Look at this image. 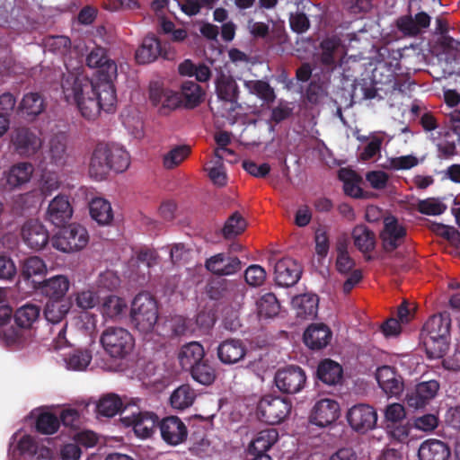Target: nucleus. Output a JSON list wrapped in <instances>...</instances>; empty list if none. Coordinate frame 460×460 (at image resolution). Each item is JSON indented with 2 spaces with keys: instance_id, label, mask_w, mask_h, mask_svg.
Returning <instances> with one entry per match:
<instances>
[{
  "instance_id": "f257e3e1",
  "label": "nucleus",
  "mask_w": 460,
  "mask_h": 460,
  "mask_svg": "<svg viewBox=\"0 0 460 460\" xmlns=\"http://www.w3.org/2000/svg\"><path fill=\"white\" fill-rule=\"evenodd\" d=\"M130 164V155L121 146L115 143H98L89 164V175L95 181H102L110 171L125 172Z\"/></svg>"
},
{
  "instance_id": "f03ea898",
  "label": "nucleus",
  "mask_w": 460,
  "mask_h": 460,
  "mask_svg": "<svg viewBox=\"0 0 460 460\" xmlns=\"http://www.w3.org/2000/svg\"><path fill=\"white\" fill-rule=\"evenodd\" d=\"M116 102L114 84L94 83V90H91L89 94L83 95L74 104H76L84 119L94 120L99 117L101 111L106 112L114 111Z\"/></svg>"
},
{
  "instance_id": "7ed1b4c3",
  "label": "nucleus",
  "mask_w": 460,
  "mask_h": 460,
  "mask_svg": "<svg viewBox=\"0 0 460 460\" xmlns=\"http://www.w3.org/2000/svg\"><path fill=\"white\" fill-rule=\"evenodd\" d=\"M41 308L32 303H26L13 314L14 324L4 332V340L8 346L21 347L32 336L33 325L40 316Z\"/></svg>"
},
{
  "instance_id": "20e7f679",
  "label": "nucleus",
  "mask_w": 460,
  "mask_h": 460,
  "mask_svg": "<svg viewBox=\"0 0 460 460\" xmlns=\"http://www.w3.org/2000/svg\"><path fill=\"white\" fill-rule=\"evenodd\" d=\"M157 302L149 293L137 294L131 304L130 319L134 326L141 332H150L158 320Z\"/></svg>"
},
{
  "instance_id": "39448f33",
  "label": "nucleus",
  "mask_w": 460,
  "mask_h": 460,
  "mask_svg": "<svg viewBox=\"0 0 460 460\" xmlns=\"http://www.w3.org/2000/svg\"><path fill=\"white\" fill-rule=\"evenodd\" d=\"M100 341L104 350L114 358H124L132 351L135 341L128 331L109 327L102 333Z\"/></svg>"
},
{
  "instance_id": "423d86ee",
  "label": "nucleus",
  "mask_w": 460,
  "mask_h": 460,
  "mask_svg": "<svg viewBox=\"0 0 460 460\" xmlns=\"http://www.w3.org/2000/svg\"><path fill=\"white\" fill-rule=\"evenodd\" d=\"M292 403L289 399L277 395H264L257 405L259 419L270 425L281 423L289 415Z\"/></svg>"
},
{
  "instance_id": "0eeeda50",
  "label": "nucleus",
  "mask_w": 460,
  "mask_h": 460,
  "mask_svg": "<svg viewBox=\"0 0 460 460\" xmlns=\"http://www.w3.org/2000/svg\"><path fill=\"white\" fill-rule=\"evenodd\" d=\"M89 242L87 230L77 224L61 229L53 238L52 245L62 252H75L84 249Z\"/></svg>"
},
{
  "instance_id": "6e6552de",
  "label": "nucleus",
  "mask_w": 460,
  "mask_h": 460,
  "mask_svg": "<svg viewBox=\"0 0 460 460\" xmlns=\"http://www.w3.org/2000/svg\"><path fill=\"white\" fill-rule=\"evenodd\" d=\"M85 62L90 68L96 69L94 83L113 84L118 75L117 64L108 57L106 49L94 47L87 54Z\"/></svg>"
},
{
  "instance_id": "1a4fd4ad",
  "label": "nucleus",
  "mask_w": 460,
  "mask_h": 460,
  "mask_svg": "<svg viewBox=\"0 0 460 460\" xmlns=\"http://www.w3.org/2000/svg\"><path fill=\"white\" fill-rule=\"evenodd\" d=\"M61 88L64 98L67 103L74 104L84 94H89L94 90V82L79 73L69 71L63 73Z\"/></svg>"
},
{
  "instance_id": "9d476101",
  "label": "nucleus",
  "mask_w": 460,
  "mask_h": 460,
  "mask_svg": "<svg viewBox=\"0 0 460 460\" xmlns=\"http://www.w3.org/2000/svg\"><path fill=\"white\" fill-rule=\"evenodd\" d=\"M274 382L281 393L295 394L305 385V372L298 366H288L276 372Z\"/></svg>"
},
{
  "instance_id": "9b49d317",
  "label": "nucleus",
  "mask_w": 460,
  "mask_h": 460,
  "mask_svg": "<svg viewBox=\"0 0 460 460\" xmlns=\"http://www.w3.org/2000/svg\"><path fill=\"white\" fill-rule=\"evenodd\" d=\"M439 388L440 384L435 379L421 381L407 393L405 403L411 410L424 409L436 398Z\"/></svg>"
},
{
  "instance_id": "f8f14e48",
  "label": "nucleus",
  "mask_w": 460,
  "mask_h": 460,
  "mask_svg": "<svg viewBox=\"0 0 460 460\" xmlns=\"http://www.w3.org/2000/svg\"><path fill=\"white\" fill-rule=\"evenodd\" d=\"M14 152L20 156L31 157L36 155L42 146L41 138L28 128H18L11 137Z\"/></svg>"
},
{
  "instance_id": "ddd939ff",
  "label": "nucleus",
  "mask_w": 460,
  "mask_h": 460,
  "mask_svg": "<svg viewBox=\"0 0 460 460\" xmlns=\"http://www.w3.org/2000/svg\"><path fill=\"white\" fill-rule=\"evenodd\" d=\"M349 426L356 431L365 433L376 427V411L370 405L358 403L352 406L347 412Z\"/></svg>"
},
{
  "instance_id": "4468645a",
  "label": "nucleus",
  "mask_w": 460,
  "mask_h": 460,
  "mask_svg": "<svg viewBox=\"0 0 460 460\" xmlns=\"http://www.w3.org/2000/svg\"><path fill=\"white\" fill-rule=\"evenodd\" d=\"M407 230L394 216L384 219V227L380 233L383 249L386 252H392L401 246L406 238Z\"/></svg>"
},
{
  "instance_id": "2eb2a0df",
  "label": "nucleus",
  "mask_w": 460,
  "mask_h": 460,
  "mask_svg": "<svg viewBox=\"0 0 460 460\" xmlns=\"http://www.w3.org/2000/svg\"><path fill=\"white\" fill-rule=\"evenodd\" d=\"M340 417V404L333 399L324 398L317 401L311 410L309 420L318 427H327Z\"/></svg>"
},
{
  "instance_id": "dca6fc26",
  "label": "nucleus",
  "mask_w": 460,
  "mask_h": 460,
  "mask_svg": "<svg viewBox=\"0 0 460 460\" xmlns=\"http://www.w3.org/2000/svg\"><path fill=\"white\" fill-rule=\"evenodd\" d=\"M127 426H132L136 435L142 438H147L155 432L159 424L158 416L150 411L132 412L122 417Z\"/></svg>"
},
{
  "instance_id": "f3484780",
  "label": "nucleus",
  "mask_w": 460,
  "mask_h": 460,
  "mask_svg": "<svg viewBox=\"0 0 460 460\" xmlns=\"http://www.w3.org/2000/svg\"><path fill=\"white\" fill-rule=\"evenodd\" d=\"M21 234L24 243L34 251L42 250L49 242V231L38 220H27L22 227Z\"/></svg>"
},
{
  "instance_id": "a211bd4d",
  "label": "nucleus",
  "mask_w": 460,
  "mask_h": 460,
  "mask_svg": "<svg viewBox=\"0 0 460 460\" xmlns=\"http://www.w3.org/2000/svg\"><path fill=\"white\" fill-rule=\"evenodd\" d=\"M248 349L245 343L235 338L221 341L217 348V356L224 365H234L244 359Z\"/></svg>"
},
{
  "instance_id": "6ab92c4d",
  "label": "nucleus",
  "mask_w": 460,
  "mask_h": 460,
  "mask_svg": "<svg viewBox=\"0 0 460 460\" xmlns=\"http://www.w3.org/2000/svg\"><path fill=\"white\" fill-rule=\"evenodd\" d=\"M275 281L280 287H292L298 282L302 274L300 264L289 257L279 260L274 267Z\"/></svg>"
},
{
  "instance_id": "aec40b11",
  "label": "nucleus",
  "mask_w": 460,
  "mask_h": 460,
  "mask_svg": "<svg viewBox=\"0 0 460 460\" xmlns=\"http://www.w3.org/2000/svg\"><path fill=\"white\" fill-rule=\"evenodd\" d=\"M159 57L169 58V53L165 46L154 35L144 38L142 44L135 54L138 64L146 65L155 61Z\"/></svg>"
},
{
  "instance_id": "412c9836",
  "label": "nucleus",
  "mask_w": 460,
  "mask_h": 460,
  "mask_svg": "<svg viewBox=\"0 0 460 460\" xmlns=\"http://www.w3.org/2000/svg\"><path fill=\"white\" fill-rule=\"evenodd\" d=\"M159 428L162 438L168 445L177 446L187 438V428L181 419L176 416L164 418L159 423Z\"/></svg>"
},
{
  "instance_id": "4be33fe9",
  "label": "nucleus",
  "mask_w": 460,
  "mask_h": 460,
  "mask_svg": "<svg viewBox=\"0 0 460 460\" xmlns=\"http://www.w3.org/2000/svg\"><path fill=\"white\" fill-rule=\"evenodd\" d=\"M73 208L66 195L56 196L49 204L46 218L52 225L60 227L72 217Z\"/></svg>"
},
{
  "instance_id": "5701e85b",
  "label": "nucleus",
  "mask_w": 460,
  "mask_h": 460,
  "mask_svg": "<svg viewBox=\"0 0 460 460\" xmlns=\"http://www.w3.org/2000/svg\"><path fill=\"white\" fill-rule=\"evenodd\" d=\"M241 261L237 257L224 252L208 258L205 263L208 271L218 276L233 275L241 270Z\"/></svg>"
},
{
  "instance_id": "b1692460",
  "label": "nucleus",
  "mask_w": 460,
  "mask_h": 460,
  "mask_svg": "<svg viewBox=\"0 0 460 460\" xmlns=\"http://www.w3.org/2000/svg\"><path fill=\"white\" fill-rule=\"evenodd\" d=\"M34 287L40 289V292L49 299H65L68 291L70 282L65 275H56L41 282H35Z\"/></svg>"
},
{
  "instance_id": "393cba45",
  "label": "nucleus",
  "mask_w": 460,
  "mask_h": 460,
  "mask_svg": "<svg viewBox=\"0 0 460 460\" xmlns=\"http://www.w3.org/2000/svg\"><path fill=\"white\" fill-rule=\"evenodd\" d=\"M332 332L324 323H313L304 332L305 344L311 349L325 348L331 341Z\"/></svg>"
},
{
  "instance_id": "a878e982",
  "label": "nucleus",
  "mask_w": 460,
  "mask_h": 460,
  "mask_svg": "<svg viewBox=\"0 0 460 460\" xmlns=\"http://www.w3.org/2000/svg\"><path fill=\"white\" fill-rule=\"evenodd\" d=\"M451 316L447 311L433 314L424 323L421 335L450 338Z\"/></svg>"
},
{
  "instance_id": "bb28decb",
  "label": "nucleus",
  "mask_w": 460,
  "mask_h": 460,
  "mask_svg": "<svg viewBox=\"0 0 460 460\" xmlns=\"http://www.w3.org/2000/svg\"><path fill=\"white\" fill-rule=\"evenodd\" d=\"M450 455L451 450L448 445L435 438L423 441L418 450L420 460H447Z\"/></svg>"
},
{
  "instance_id": "cd10ccee",
  "label": "nucleus",
  "mask_w": 460,
  "mask_h": 460,
  "mask_svg": "<svg viewBox=\"0 0 460 460\" xmlns=\"http://www.w3.org/2000/svg\"><path fill=\"white\" fill-rule=\"evenodd\" d=\"M215 84L217 97L220 100L233 104L237 103L239 99V88L233 76L220 71L217 75Z\"/></svg>"
},
{
  "instance_id": "c85d7f7f",
  "label": "nucleus",
  "mask_w": 460,
  "mask_h": 460,
  "mask_svg": "<svg viewBox=\"0 0 460 460\" xmlns=\"http://www.w3.org/2000/svg\"><path fill=\"white\" fill-rule=\"evenodd\" d=\"M153 252L150 251H141L136 258L129 261L130 268L129 278L135 281L143 283L149 276V270L152 265Z\"/></svg>"
},
{
  "instance_id": "c756f323",
  "label": "nucleus",
  "mask_w": 460,
  "mask_h": 460,
  "mask_svg": "<svg viewBox=\"0 0 460 460\" xmlns=\"http://www.w3.org/2000/svg\"><path fill=\"white\" fill-rule=\"evenodd\" d=\"M319 298L314 294H303L292 299L296 314L301 319H312L317 315Z\"/></svg>"
},
{
  "instance_id": "7c9ffc66",
  "label": "nucleus",
  "mask_w": 460,
  "mask_h": 460,
  "mask_svg": "<svg viewBox=\"0 0 460 460\" xmlns=\"http://www.w3.org/2000/svg\"><path fill=\"white\" fill-rule=\"evenodd\" d=\"M376 378L380 388L390 396H396L402 390V384L396 378L395 372L389 366L378 367Z\"/></svg>"
},
{
  "instance_id": "2f4dec72",
  "label": "nucleus",
  "mask_w": 460,
  "mask_h": 460,
  "mask_svg": "<svg viewBox=\"0 0 460 460\" xmlns=\"http://www.w3.org/2000/svg\"><path fill=\"white\" fill-rule=\"evenodd\" d=\"M46 102L44 97L39 93H28L23 95L18 105V112L29 119H34L44 111Z\"/></svg>"
},
{
  "instance_id": "473e14b6",
  "label": "nucleus",
  "mask_w": 460,
  "mask_h": 460,
  "mask_svg": "<svg viewBox=\"0 0 460 460\" xmlns=\"http://www.w3.org/2000/svg\"><path fill=\"white\" fill-rule=\"evenodd\" d=\"M342 374L341 366L330 358L322 360L316 371L317 378L328 385L338 384L342 378Z\"/></svg>"
},
{
  "instance_id": "72a5a7b5",
  "label": "nucleus",
  "mask_w": 460,
  "mask_h": 460,
  "mask_svg": "<svg viewBox=\"0 0 460 460\" xmlns=\"http://www.w3.org/2000/svg\"><path fill=\"white\" fill-rule=\"evenodd\" d=\"M279 433L275 429H267L260 431L249 446L250 454L267 455L272 446L278 441Z\"/></svg>"
},
{
  "instance_id": "f704fd0d",
  "label": "nucleus",
  "mask_w": 460,
  "mask_h": 460,
  "mask_svg": "<svg viewBox=\"0 0 460 460\" xmlns=\"http://www.w3.org/2000/svg\"><path fill=\"white\" fill-rule=\"evenodd\" d=\"M341 44V40L336 35L326 37L321 41L319 60L323 66L332 70L334 69L336 66L335 52L339 49Z\"/></svg>"
},
{
  "instance_id": "c9c22d12",
  "label": "nucleus",
  "mask_w": 460,
  "mask_h": 460,
  "mask_svg": "<svg viewBox=\"0 0 460 460\" xmlns=\"http://www.w3.org/2000/svg\"><path fill=\"white\" fill-rule=\"evenodd\" d=\"M180 101L188 109L199 106L204 98V91L200 85L194 81H186L181 86Z\"/></svg>"
},
{
  "instance_id": "e433bc0d",
  "label": "nucleus",
  "mask_w": 460,
  "mask_h": 460,
  "mask_svg": "<svg viewBox=\"0 0 460 460\" xmlns=\"http://www.w3.org/2000/svg\"><path fill=\"white\" fill-rule=\"evenodd\" d=\"M205 351L203 346L197 342H190L181 349L179 353L180 364L184 369H190L194 365L203 360Z\"/></svg>"
},
{
  "instance_id": "4c0bfd02",
  "label": "nucleus",
  "mask_w": 460,
  "mask_h": 460,
  "mask_svg": "<svg viewBox=\"0 0 460 460\" xmlns=\"http://www.w3.org/2000/svg\"><path fill=\"white\" fill-rule=\"evenodd\" d=\"M421 336L428 358L438 359L445 356L449 347V338L433 337L431 335Z\"/></svg>"
},
{
  "instance_id": "58836bf2",
  "label": "nucleus",
  "mask_w": 460,
  "mask_h": 460,
  "mask_svg": "<svg viewBox=\"0 0 460 460\" xmlns=\"http://www.w3.org/2000/svg\"><path fill=\"white\" fill-rule=\"evenodd\" d=\"M355 246L363 253L372 252L376 246V234L364 225L356 226L352 231Z\"/></svg>"
},
{
  "instance_id": "ea45409f",
  "label": "nucleus",
  "mask_w": 460,
  "mask_h": 460,
  "mask_svg": "<svg viewBox=\"0 0 460 460\" xmlns=\"http://www.w3.org/2000/svg\"><path fill=\"white\" fill-rule=\"evenodd\" d=\"M33 171L34 169L31 163H18L11 167L6 181L12 188L19 187L31 180Z\"/></svg>"
},
{
  "instance_id": "a19ab883",
  "label": "nucleus",
  "mask_w": 460,
  "mask_h": 460,
  "mask_svg": "<svg viewBox=\"0 0 460 460\" xmlns=\"http://www.w3.org/2000/svg\"><path fill=\"white\" fill-rule=\"evenodd\" d=\"M196 392L190 385H181L170 396V403L173 409L185 410L190 407L195 399Z\"/></svg>"
},
{
  "instance_id": "79ce46f5",
  "label": "nucleus",
  "mask_w": 460,
  "mask_h": 460,
  "mask_svg": "<svg viewBox=\"0 0 460 460\" xmlns=\"http://www.w3.org/2000/svg\"><path fill=\"white\" fill-rule=\"evenodd\" d=\"M70 307L71 303L66 299H49L45 305L44 316L49 323H60L69 312Z\"/></svg>"
},
{
  "instance_id": "37998d69",
  "label": "nucleus",
  "mask_w": 460,
  "mask_h": 460,
  "mask_svg": "<svg viewBox=\"0 0 460 460\" xmlns=\"http://www.w3.org/2000/svg\"><path fill=\"white\" fill-rule=\"evenodd\" d=\"M90 215L99 225H108L113 219L111 203L102 198L93 199L89 205Z\"/></svg>"
},
{
  "instance_id": "c03bdc74",
  "label": "nucleus",
  "mask_w": 460,
  "mask_h": 460,
  "mask_svg": "<svg viewBox=\"0 0 460 460\" xmlns=\"http://www.w3.org/2000/svg\"><path fill=\"white\" fill-rule=\"evenodd\" d=\"M127 407L122 409V401L121 399L114 394H107L100 399L97 403V412L98 414L104 417H113L118 412H120L122 417L126 414Z\"/></svg>"
},
{
  "instance_id": "a18cd8bd",
  "label": "nucleus",
  "mask_w": 460,
  "mask_h": 460,
  "mask_svg": "<svg viewBox=\"0 0 460 460\" xmlns=\"http://www.w3.org/2000/svg\"><path fill=\"white\" fill-rule=\"evenodd\" d=\"M339 179L343 181V190L346 195L355 199H367L368 197L367 192L358 186V177L353 171L340 170Z\"/></svg>"
},
{
  "instance_id": "49530a36",
  "label": "nucleus",
  "mask_w": 460,
  "mask_h": 460,
  "mask_svg": "<svg viewBox=\"0 0 460 460\" xmlns=\"http://www.w3.org/2000/svg\"><path fill=\"white\" fill-rule=\"evenodd\" d=\"M244 86L250 93L256 95L267 103L273 102L276 98L274 89L266 81L248 80L244 81Z\"/></svg>"
},
{
  "instance_id": "de8ad7c7",
  "label": "nucleus",
  "mask_w": 460,
  "mask_h": 460,
  "mask_svg": "<svg viewBox=\"0 0 460 460\" xmlns=\"http://www.w3.org/2000/svg\"><path fill=\"white\" fill-rule=\"evenodd\" d=\"M280 310V304L273 293L263 295L257 301V311L261 318H273Z\"/></svg>"
},
{
  "instance_id": "09e8293b",
  "label": "nucleus",
  "mask_w": 460,
  "mask_h": 460,
  "mask_svg": "<svg viewBox=\"0 0 460 460\" xmlns=\"http://www.w3.org/2000/svg\"><path fill=\"white\" fill-rule=\"evenodd\" d=\"M128 305L126 301L117 296H108L104 298L101 312L104 317L116 319L125 313Z\"/></svg>"
},
{
  "instance_id": "8fccbe9b",
  "label": "nucleus",
  "mask_w": 460,
  "mask_h": 460,
  "mask_svg": "<svg viewBox=\"0 0 460 460\" xmlns=\"http://www.w3.org/2000/svg\"><path fill=\"white\" fill-rule=\"evenodd\" d=\"M190 370L192 378L204 385H211L217 376L215 368L205 360L194 365Z\"/></svg>"
},
{
  "instance_id": "3c124183",
  "label": "nucleus",
  "mask_w": 460,
  "mask_h": 460,
  "mask_svg": "<svg viewBox=\"0 0 460 460\" xmlns=\"http://www.w3.org/2000/svg\"><path fill=\"white\" fill-rule=\"evenodd\" d=\"M46 271L44 261L38 256H31L24 260L21 276L25 281H30L32 277L44 275Z\"/></svg>"
},
{
  "instance_id": "603ef678",
  "label": "nucleus",
  "mask_w": 460,
  "mask_h": 460,
  "mask_svg": "<svg viewBox=\"0 0 460 460\" xmlns=\"http://www.w3.org/2000/svg\"><path fill=\"white\" fill-rule=\"evenodd\" d=\"M188 145L176 146L164 155L163 164L166 169H173L183 162L190 154Z\"/></svg>"
},
{
  "instance_id": "864d4df0",
  "label": "nucleus",
  "mask_w": 460,
  "mask_h": 460,
  "mask_svg": "<svg viewBox=\"0 0 460 460\" xmlns=\"http://www.w3.org/2000/svg\"><path fill=\"white\" fill-rule=\"evenodd\" d=\"M245 219L238 212H234L226 221L222 229V234L226 239H231L238 234H241L245 230Z\"/></svg>"
},
{
  "instance_id": "5fc2aeb1",
  "label": "nucleus",
  "mask_w": 460,
  "mask_h": 460,
  "mask_svg": "<svg viewBox=\"0 0 460 460\" xmlns=\"http://www.w3.org/2000/svg\"><path fill=\"white\" fill-rule=\"evenodd\" d=\"M149 97L155 105L161 103L169 108H176L178 105V97L175 94L168 95L157 84L150 85Z\"/></svg>"
},
{
  "instance_id": "6e6d98bb",
  "label": "nucleus",
  "mask_w": 460,
  "mask_h": 460,
  "mask_svg": "<svg viewBox=\"0 0 460 460\" xmlns=\"http://www.w3.org/2000/svg\"><path fill=\"white\" fill-rule=\"evenodd\" d=\"M49 154L53 164L61 165L65 163L66 145L64 136H54L50 139Z\"/></svg>"
},
{
  "instance_id": "4d7b16f0",
  "label": "nucleus",
  "mask_w": 460,
  "mask_h": 460,
  "mask_svg": "<svg viewBox=\"0 0 460 460\" xmlns=\"http://www.w3.org/2000/svg\"><path fill=\"white\" fill-rule=\"evenodd\" d=\"M59 426V419L51 412L40 413L36 420V429L41 434H54Z\"/></svg>"
},
{
  "instance_id": "13d9d810",
  "label": "nucleus",
  "mask_w": 460,
  "mask_h": 460,
  "mask_svg": "<svg viewBox=\"0 0 460 460\" xmlns=\"http://www.w3.org/2000/svg\"><path fill=\"white\" fill-rule=\"evenodd\" d=\"M92 360V354L87 349H77L69 354L66 359L67 367L73 370H84Z\"/></svg>"
},
{
  "instance_id": "bf43d9fd",
  "label": "nucleus",
  "mask_w": 460,
  "mask_h": 460,
  "mask_svg": "<svg viewBox=\"0 0 460 460\" xmlns=\"http://www.w3.org/2000/svg\"><path fill=\"white\" fill-rule=\"evenodd\" d=\"M439 424L438 414L425 413L420 416H415L412 419V427L425 433L433 432Z\"/></svg>"
},
{
  "instance_id": "052dcab7",
  "label": "nucleus",
  "mask_w": 460,
  "mask_h": 460,
  "mask_svg": "<svg viewBox=\"0 0 460 460\" xmlns=\"http://www.w3.org/2000/svg\"><path fill=\"white\" fill-rule=\"evenodd\" d=\"M45 47L53 53L64 55L69 50L71 40L63 35L49 36L45 40Z\"/></svg>"
},
{
  "instance_id": "680f3d73",
  "label": "nucleus",
  "mask_w": 460,
  "mask_h": 460,
  "mask_svg": "<svg viewBox=\"0 0 460 460\" xmlns=\"http://www.w3.org/2000/svg\"><path fill=\"white\" fill-rule=\"evenodd\" d=\"M215 155L217 157L215 165L207 170L208 171V176L212 182L222 187L226 184V174L223 164V156L219 155L218 150L215 151Z\"/></svg>"
},
{
  "instance_id": "e2e57ef3",
  "label": "nucleus",
  "mask_w": 460,
  "mask_h": 460,
  "mask_svg": "<svg viewBox=\"0 0 460 460\" xmlns=\"http://www.w3.org/2000/svg\"><path fill=\"white\" fill-rule=\"evenodd\" d=\"M447 205L437 199H427L420 200L418 204L420 213L428 216H438L447 209Z\"/></svg>"
},
{
  "instance_id": "0e129e2a",
  "label": "nucleus",
  "mask_w": 460,
  "mask_h": 460,
  "mask_svg": "<svg viewBox=\"0 0 460 460\" xmlns=\"http://www.w3.org/2000/svg\"><path fill=\"white\" fill-rule=\"evenodd\" d=\"M244 279L248 285L252 287H259L265 281L266 271L260 265H251L244 272Z\"/></svg>"
},
{
  "instance_id": "69168bd1",
  "label": "nucleus",
  "mask_w": 460,
  "mask_h": 460,
  "mask_svg": "<svg viewBox=\"0 0 460 460\" xmlns=\"http://www.w3.org/2000/svg\"><path fill=\"white\" fill-rule=\"evenodd\" d=\"M325 94L323 84L317 81L310 82L305 90V99L311 104H318Z\"/></svg>"
},
{
  "instance_id": "338daca9",
  "label": "nucleus",
  "mask_w": 460,
  "mask_h": 460,
  "mask_svg": "<svg viewBox=\"0 0 460 460\" xmlns=\"http://www.w3.org/2000/svg\"><path fill=\"white\" fill-rule=\"evenodd\" d=\"M289 25L291 30L298 34L305 33L310 28V21L305 13H291L289 17Z\"/></svg>"
},
{
  "instance_id": "774afa93",
  "label": "nucleus",
  "mask_w": 460,
  "mask_h": 460,
  "mask_svg": "<svg viewBox=\"0 0 460 460\" xmlns=\"http://www.w3.org/2000/svg\"><path fill=\"white\" fill-rule=\"evenodd\" d=\"M436 231L439 235L450 242L452 245L456 248L460 247V232L456 228L443 224H438Z\"/></svg>"
}]
</instances>
